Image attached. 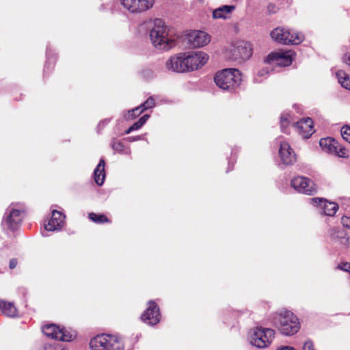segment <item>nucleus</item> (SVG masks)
Instances as JSON below:
<instances>
[{
  "instance_id": "1",
  "label": "nucleus",
  "mask_w": 350,
  "mask_h": 350,
  "mask_svg": "<svg viewBox=\"0 0 350 350\" xmlns=\"http://www.w3.org/2000/svg\"><path fill=\"white\" fill-rule=\"evenodd\" d=\"M208 59L202 51H188L171 57L165 62L167 70L175 72H186L197 70L203 66Z\"/></svg>"
},
{
  "instance_id": "2",
  "label": "nucleus",
  "mask_w": 350,
  "mask_h": 350,
  "mask_svg": "<svg viewBox=\"0 0 350 350\" xmlns=\"http://www.w3.org/2000/svg\"><path fill=\"white\" fill-rule=\"evenodd\" d=\"M150 38L152 45L162 51L170 50L176 44L174 38L170 33V28L160 18H156L152 23Z\"/></svg>"
},
{
  "instance_id": "3",
  "label": "nucleus",
  "mask_w": 350,
  "mask_h": 350,
  "mask_svg": "<svg viewBox=\"0 0 350 350\" xmlns=\"http://www.w3.org/2000/svg\"><path fill=\"white\" fill-rule=\"evenodd\" d=\"M272 321L283 335H293L298 332L300 327L297 317L288 310L275 312L273 315Z\"/></svg>"
},
{
  "instance_id": "4",
  "label": "nucleus",
  "mask_w": 350,
  "mask_h": 350,
  "mask_svg": "<svg viewBox=\"0 0 350 350\" xmlns=\"http://www.w3.org/2000/svg\"><path fill=\"white\" fill-rule=\"evenodd\" d=\"M214 81L220 89L232 91L241 84V72L235 68L224 69L216 73Z\"/></svg>"
},
{
  "instance_id": "5",
  "label": "nucleus",
  "mask_w": 350,
  "mask_h": 350,
  "mask_svg": "<svg viewBox=\"0 0 350 350\" xmlns=\"http://www.w3.org/2000/svg\"><path fill=\"white\" fill-rule=\"evenodd\" d=\"M90 347L92 350H124L122 341L109 334L97 335L91 339Z\"/></svg>"
},
{
  "instance_id": "6",
  "label": "nucleus",
  "mask_w": 350,
  "mask_h": 350,
  "mask_svg": "<svg viewBox=\"0 0 350 350\" xmlns=\"http://www.w3.org/2000/svg\"><path fill=\"white\" fill-rule=\"evenodd\" d=\"M270 36L275 42L284 44H298L304 39L301 33L284 27L274 29L270 33Z\"/></svg>"
},
{
  "instance_id": "7",
  "label": "nucleus",
  "mask_w": 350,
  "mask_h": 350,
  "mask_svg": "<svg viewBox=\"0 0 350 350\" xmlns=\"http://www.w3.org/2000/svg\"><path fill=\"white\" fill-rule=\"evenodd\" d=\"M274 336L275 332L273 329L256 327L250 334V343L260 349L265 348L271 343Z\"/></svg>"
},
{
  "instance_id": "8",
  "label": "nucleus",
  "mask_w": 350,
  "mask_h": 350,
  "mask_svg": "<svg viewBox=\"0 0 350 350\" xmlns=\"http://www.w3.org/2000/svg\"><path fill=\"white\" fill-rule=\"evenodd\" d=\"M23 211L10 206L4 214L2 224L12 230H16L21 225L23 219Z\"/></svg>"
},
{
  "instance_id": "9",
  "label": "nucleus",
  "mask_w": 350,
  "mask_h": 350,
  "mask_svg": "<svg viewBox=\"0 0 350 350\" xmlns=\"http://www.w3.org/2000/svg\"><path fill=\"white\" fill-rule=\"evenodd\" d=\"M155 0H120L121 5L132 14H140L150 9Z\"/></svg>"
},
{
  "instance_id": "10",
  "label": "nucleus",
  "mask_w": 350,
  "mask_h": 350,
  "mask_svg": "<svg viewBox=\"0 0 350 350\" xmlns=\"http://www.w3.org/2000/svg\"><path fill=\"white\" fill-rule=\"evenodd\" d=\"M44 335L51 338L68 342L72 340L73 334L64 327L60 328L55 324L46 325L42 327Z\"/></svg>"
},
{
  "instance_id": "11",
  "label": "nucleus",
  "mask_w": 350,
  "mask_h": 350,
  "mask_svg": "<svg viewBox=\"0 0 350 350\" xmlns=\"http://www.w3.org/2000/svg\"><path fill=\"white\" fill-rule=\"evenodd\" d=\"M187 44L193 48H200L208 44L211 36L203 31H192L186 35Z\"/></svg>"
},
{
  "instance_id": "12",
  "label": "nucleus",
  "mask_w": 350,
  "mask_h": 350,
  "mask_svg": "<svg viewBox=\"0 0 350 350\" xmlns=\"http://www.w3.org/2000/svg\"><path fill=\"white\" fill-rule=\"evenodd\" d=\"M291 186L298 192L312 195L315 191L314 183L304 176H297L292 179Z\"/></svg>"
},
{
  "instance_id": "13",
  "label": "nucleus",
  "mask_w": 350,
  "mask_h": 350,
  "mask_svg": "<svg viewBox=\"0 0 350 350\" xmlns=\"http://www.w3.org/2000/svg\"><path fill=\"white\" fill-rule=\"evenodd\" d=\"M252 55L251 44L248 42L240 41L233 46L232 49V59L234 60H246Z\"/></svg>"
},
{
  "instance_id": "14",
  "label": "nucleus",
  "mask_w": 350,
  "mask_h": 350,
  "mask_svg": "<svg viewBox=\"0 0 350 350\" xmlns=\"http://www.w3.org/2000/svg\"><path fill=\"white\" fill-rule=\"evenodd\" d=\"M293 53L286 51L282 53H271L266 58L265 62L268 64L287 66L293 62Z\"/></svg>"
},
{
  "instance_id": "15",
  "label": "nucleus",
  "mask_w": 350,
  "mask_h": 350,
  "mask_svg": "<svg viewBox=\"0 0 350 350\" xmlns=\"http://www.w3.org/2000/svg\"><path fill=\"white\" fill-rule=\"evenodd\" d=\"M160 317L158 306L154 301H150L148 308L141 316L142 320L148 325H154L159 322Z\"/></svg>"
},
{
  "instance_id": "16",
  "label": "nucleus",
  "mask_w": 350,
  "mask_h": 350,
  "mask_svg": "<svg viewBox=\"0 0 350 350\" xmlns=\"http://www.w3.org/2000/svg\"><path fill=\"white\" fill-rule=\"evenodd\" d=\"M296 131L305 139L309 138L314 132L313 129V121L307 118L293 124Z\"/></svg>"
},
{
  "instance_id": "17",
  "label": "nucleus",
  "mask_w": 350,
  "mask_h": 350,
  "mask_svg": "<svg viewBox=\"0 0 350 350\" xmlns=\"http://www.w3.org/2000/svg\"><path fill=\"white\" fill-rule=\"evenodd\" d=\"M279 156L282 163L286 165H292L296 161V156L293 150L286 142H280Z\"/></svg>"
},
{
  "instance_id": "18",
  "label": "nucleus",
  "mask_w": 350,
  "mask_h": 350,
  "mask_svg": "<svg viewBox=\"0 0 350 350\" xmlns=\"http://www.w3.org/2000/svg\"><path fill=\"white\" fill-rule=\"evenodd\" d=\"M310 200L321 210L322 213L327 216H334L338 209V204L333 202L321 198H312Z\"/></svg>"
},
{
  "instance_id": "19",
  "label": "nucleus",
  "mask_w": 350,
  "mask_h": 350,
  "mask_svg": "<svg viewBox=\"0 0 350 350\" xmlns=\"http://www.w3.org/2000/svg\"><path fill=\"white\" fill-rule=\"evenodd\" d=\"M65 215L57 211H52V216L47 224H44L45 230L47 231H55L61 229L64 224Z\"/></svg>"
},
{
  "instance_id": "20",
  "label": "nucleus",
  "mask_w": 350,
  "mask_h": 350,
  "mask_svg": "<svg viewBox=\"0 0 350 350\" xmlns=\"http://www.w3.org/2000/svg\"><path fill=\"white\" fill-rule=\"evenodd\" d=\"M236 6L233 5H225L220 6L213 11L214 19H227L230 17L231 14L235 10Z\"/></svg>"
},
{
  "instance_id": "21",
  "label": "nucleus",
  "mask_w": 350,
  "mask_h": 350,
  "mask_svg": "<svg viewBox=\"0 0 350 350\" xmlns=\"http://www.w3.org/2000/svg\"><path fill=\"white\" fill-rule=\"evenodd\" d=\"M105 160L103 159H100L98 165L94 171V181L99 186L103 185L105 178Z\"/></svg>"
},
{
  "instance_id": "22",
  "label": "nucleus",
  "mask_w": 350,
  "mask_h": 350,
  "mask_svg": "<svg viewBox=\"0 0 350 350\" xmlns=\"http://www.w3.org/2000/svg\"><path fill=\"white\" fill-rule=\"evenodd\" d=\"M319 145L324 151L333 153L336 151L338 142L332 137H326L320 139Z\"/></svg>"
},
{
  "instance_id": "23",
  "label": "nucleus",
  "mask_w": 350,
  "mask_h": 350,
  "mask_svg": "<svg viewBox=\"0 0 350 350\" xmlns=\"http://www.w3.org/2000/svg\"><path fill=\"white\" fill-rule=\"evenodd\" d=\"M0 310L3 314L9 317H15L17 316V309L12 302L0 300Z\"/></svg>"
},
{
  "instance_id": "24",
  "label": "nucleus",
  "mask_w": 350,
  "mask_h": 350,
  "mask_svg": "<svg viewBox=\"0 0 350 350\" xmlns=\"http://www.w3.org/2000/svg\"><path fill=\"white\" fill-rule=\"evenodd\" d=\"M336 77L342 88L350 90V77L347 73L340 70L336 72Z\"/></svg>"
},
{
  "instance_id": "25",
  "label": "nucleus",
  "mask_w": 350,
  "mask_h": 350,
  "mask_svg": "<svg viewBox=\"0 0 350 350\" xmlns=\"http://www.w3.org/2000/svg\"><path fill=\"white\" fill-rule=\"evenodd\" d=\"M150 116L148 114H146L141 117L138 121L135 122L132 126H131L126 131V134H129L133 131H137L146 122V121L148 120Z\"/></svg>"
},
{
  "instance_id": "26",
  "label": "nucleus",
  "mask_w": 350,
  "mask_h": 350,
  "mask_svg": "<svg viewBox=\"0 0 350 350\" xmlns=\"http://www.w3.org/2000/svg\"><path fill=\"white\" fill-rule=\"evenodd\" d=\"M144 110L143 109L142 105L135 107L132 110H129L124 114V118L126 120L134 119L136 117L139 116Z\"/></svg>"
},
{
  "instance_id": "27",
  "label": "nucleus",
  "mask_w": 350,
  "mask_h": 350,
  "mask_svg": "<svg viewBox=\"0 0 350 350\" xmlns=\"http://www.w3.org/2000/svg\"><path fill=\"white\" fill-rule=\"evenodd\" d=\"M89 219L97 224L106 223L109 221L108 218L103 214H96L91 213L88 216Z\"/></svg>"
},
{
  "instance_id": "28",
  "label": "nucleus",
  "mask_w": 350,
  "mask_h": 350,
  "mask_svg": "<svg viewBox=\"0 0 350 350\" xmlns=\"http://www.w3.org/2000/svg\"><path fill=\"white\" fill-rule=\"evenodd\" d=\"M290 115L288 113H284L280 116V126L282 132L286 133L288 126L290 124Z\"/></svg>"
},
{
  "instance_id": "29",
  "label": "nucleus",
  "mask_w": 350,
  "mask_h": 350,
  "mask_svg": "<svg viewBox=\"0 0 350 350\" xmlns=\"http://www.w3.org/2000/svg\"><path fill=\"white\" fill-rule=\"evenodd\" d=\"M111 147L112 149L119 153H122L124 150V144L120 142L113 139L111 143Z\"/></svg>"
},
{
  "instance_id": "30",
  "label": "nucleus",
  "mask_w": 350,
  "mask_h": 350,
  "mask_svg": "<svg viewBox=\"0 0 350 350\" xmlns=\"http://www.w3.org/2000/svg\"><path fill=\"white\" fill-rule=\"evenodd\" d=\"M341 135L342 138L350 143V126L345 125L341 128Z\"/></svg>"
},
{
  "instance_id": "31",
  "label": "nucleus",
  "mask_w": 350,
  "mask_h": 350,
  "mask_svg": "<svg viewBox=\"0 0 350 350\" xmlns=\"http://www.w3.org/2000/svg\"><path fill=\"white\" fill-rule=\"evenodd\" d=\"M155 105L154 99L153 97H149L144 103L141 105L144 110L152 108Z\"/></svg>"
},
{
  "instance_id": "32",
  "label": "nucleus",
  "mask_w": 350,
  "mask_h": 350,
  "mask_svg": "<svg viewBox=\"0 0 350 350\" xmlns=\"http://www.w3.org/2000/svg\"><path fill=\"white\" fill-rule=\"evenodd\" d=\"M42 350H64V349L59 345L46 344L44 345Z\"/></svg>"
},
{
  "instance_id": "33",
  "label": "nucleus",
  "mask_w": 350,
  "mask_h": 350,
  "mask_svg": "<svg viewBox=\"0 0 350 350\" xmlns=\"http://www.w3.org/2000/svg\"><path fill=\"white\" fill-rule=\"evenodd\" d=\"M336 269L350 273V262H342L338 265Z\"/></svg>"
},
{
  "instance_id": "34",
  "label": "nucleus",
  "mask_w": 350,
  "mask_h": 350,
  "mask_svg": "<svg viewBox=\"0 0 350 350\" xmlns=\"http://www.w3.org/2000/svg\"><path fill=\"white\" fill-rule=\"evenodd\" d=\"M333 153L336 154L338 156H339L340 157H347V150H346V148L342 147L339 144H338V147H337L336 151H334Z\"/></svg>"
},
{
  "instance_id": "35",
  "label": "nucleus",
  "mask_w": 350,
  "mask_h": 350,
  "mask_svg": "<svg viewBox=\"0 0 350 350\" xmlns=\"http://www.w3.org/2000/svg\"><path fill=\"white\" fill-rule=\"evenodd\" d=\"M341 222L344 227L350 228V217L343 216L341 218Z\"/></svg>"
},
{
  "instance_id": "36",
  "label": "nucleus",
  "mask_w": 350,
  "mask_h": 350,
  "mask_svg": "<svg viewBox=\"0 0 350 350\" xmlns=\"http://www.w3.org/2000/svg\"><path fill=\"white\" fill-rule=\"evenodd\" d=\"M303 350H315V349H314L313 343L311 341L308 340L304 343V347H303Z\"/></svg>"
},
{
  "instance_id": "37",
  "label": "nucleus",
  "mask_w": 350,
  "mask_h": 350,
  "mask_svg": "<svg viewBox=\"0 0 350 350\" xmlns=\"http://www.w3.org/2000/svg\"><path fill=\"white\" fill-rule=\"evenodd\" d=\"M110 122V119H105L100 121L98 124V131L102 130L105 125H107Z\"/></svg>"
},
{
  "instance_id": "38",
  "label": "nucleus",
  "mask_w": 350,
  "mask_h": 350,
  "mask_svg": "<svg viewBox=\"0 0 350 350\" xmlns=\"http://www.w3.org/2000/svg\"><path fill=\"white\" fill-rule=\"evenodd\" d=\"M17 260L16 258H12L9 262V267L10 269H14L17 265Z\"/></svg>"
},
{
  "instance_id": "39",
  "label": "nucleus",
  "mask_w": 350,
  "mask_h": 350,
  "mask_svg": "<svg viewBox=\"0 0 350 350\" xmlns=\"http://www.w3.org/2000/svg\"><path fill=\"white\" fill-rule=\"evenodd\" d=\"M344 62L350 66V52L346 53L343 57Z\"/></svg>"
},
{
  "instance_id": "40",
  "label": "nucleus",
  "mask_w": 350,
  "mask_h": 350,
  "mask_svg": "<svg viewBox=\"0 0 350 350\" xmlns=\"http://www.w3.org/2000/svg\"><path fill=\"white\" fill-rule=\"evenodd\" d=\"M142 139V136H137V137H129V142H134V141H136V140H139V139Z\"/></svg>"
},
{
  "instance_id": "41",
  "label": "nucleus",
  "mask_w": 350,
  "mask_h": 350,
  "mask_svg": "<svg viewBox=\"0 0 350 350\" xmlns=\"http://www.w3.org/2000/svg\"><path fill=\"white\" fill-rule=\"evenodd\" d=\"M278 350H295V349H293L291 347L285 346V347H282L279 348Z\"/></svg>"
},
{
  "instance_id": "42",
  "label": "nucleus",
  "mask_w": 350,
  "mask_h": 350,
  "mask_svg": "<svg viewBox=\"0 0 350 350\" xmlns=\"http://www.w3.org/2000/svg\"><path fill=\"white\" fill-rule=\"evenodd\" d=\"M268 72H269L267 69H262L259 72V75L263 76L264 75L267 74Z\"/></svg>"
}]
</instances>
